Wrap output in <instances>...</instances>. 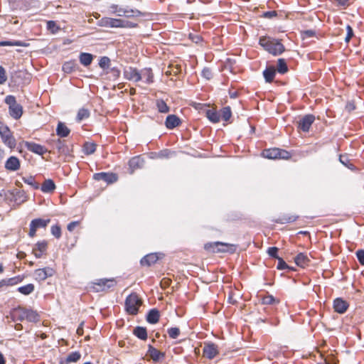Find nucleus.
I'll list each match as a JSON object with an SVG mask.
<instances>
[{
	"instance_id": "obj_1",
	"label": "nucleus",
	"mask_w": 364,
	"mask_h": 364,
	"mask_svg": "<svg viewBox=\"0 0 364 364\" xmlns=\"http://www.w3.org/2000/svg\"><path fill=\"white\" fill-rule=\"evenodd\" d=\"M259 44L273 55H279L285 50L284 46L280 41L267 36L260 37Z\"/></svg>"
},
{
	"instance_id": "obj_2",
	"label": "nucleus",
	"mask_w": 364,
	"mask_h": 364,
	"mask_svg": "<svg viewBox=\"0 0 364 364\" xmlns=\"http://www.w3.org/2000/svg\"><path fill=\"white\" fill-rule=\"evenodd\" d=\"M109 12L111 14H115L119 17L132 18L137 16H143L144 14L137 9H129V7L123 8L117 4H111L109 8Z\"/></svg>"
},
{
	"instance_id": "obj_3",
	"label": "nucleus",
	"mask_w": 364,
	"mask_h": 364,
	"mask_svg": "<svg viewBox=\"0 0 364 364\" xmlns=\"http://www.w3.org/2000/svg\"><path fill=\"white\" fill-rule=\"evenodd\" d=\"M4 102L9 105L10 116L15 119H20L23 114V107L17 103L16 97L14 95H7Z\"/></svg>"
},
{
	"instance_id": "obj_4",
	"label": "nucleus",
	"mask_w": 364,
	"mask_h": 364,
	"mask_svg": "<svg viewBox=\"0 0 364 364\" xmlns=\"http://www.w3.org/2000/svg\"><path fill=\"white\" fill-rule=\"evenodd\" d=\"M142 301L139 298L136 293L133 292L129 294L125 299V309L130 315H136L139 311V308L141 305Z\"/></svg>"
},
{
	"instance_id": "obj_5",
	"label": "nucleus",
	"mask_w": 364,
	"mask_h": 364,
	"mask_svg": "<svg viewBox=\"0 0 364 364\" xmlns=\"http://www.w3.org/2000/svg\"><path fill=\"white\" fill-rule=\"evenodd\" d=\"M205 249L213 252H233L235 250V247L229 243L221 242H209L205 245Z\"/></svg>"
},
{
	"instance_id": "obj_6",
	"label": "nucleus",
	"mask_w": 364,
	"mask_h": 364,
	"mask_svg": "<svg viewBox=\"0 0 364 364\" xmlns=\"http://www.w3.org/2000/svg\"><path fill=\"white\" fill-rule=\"evenodd\" d=\"M262 155L264 158L269 159H288L291 157V154L289 151L279 148L265 149L263 151Z\"/></svg>"
},
{
	"instance_id": "obj_7",
	"label": "nucleus",
	"mask_w": 364,
	"mask_h": 364,
	"mask_svg": "<svg viewBox=\"0 0 364 364\" xmlns=\"http://www.w3.org/2000/svg\"><path fill=\"white\" fill-rule=\"evenodd\" d=\"M0 136L3 142L8 147L13 149L16 146V139L12 135L11 130L6 125L1 123H0Z\"/></svg>"
},
{
	"instance_id": "obj_8",
	"label": "nucleus",
	"mask_w": 364,
	"mask_h": 364,
	"mask_svg": "<svg viewBox=\"0 0 364 364\" xmlns=\"http://www.w3.org/2000/svg\"><path fill=\"white\" fill-rule=\"evenodd\" d=\"M50 222V219L36 218L32 220L30 223L28 232L29 237H33L36 235L38 229L46 228Z\"/></svg>"
},
{
	"instance_id": "obj_9",
	"label": "nucleus",
	"mask_w": 364,
	"mask_h": 364,
	"mask_svg": "<svg viewBox=\"0 0 364 364\" xmlns=\"http://www.w3.org/2000/svg\"><path fill=\"white\" fill-rule=\"evenodd\" d=\"M117 281L114 278L111 279H97L94 282L95 288L97 291H107L111 288H113L117 285Z\"/></svg>"
},
{
	"instance_id": "obj_10",
	"label": "nucleus",
	"mask_w": 364,
	"mask_h": 364,
	"mask_svg": "<svg viewBox=\"0 0 364 364\" xmlns=\"http://www.w3.org/2000/svg\"><path fill=\"white\" fill-rule=\"evenodd\" d=\"M54 274L55 270L53 268L46 267L44 268L36 269L34 272V277L36 280L38 282H43L48 277L53 276Z\"/></svg>"
},
{
	"instance_id": "obj_11",
	"label": "nucleus",
	"mask_w": 364,
	"mask_h": 364,
	"mask_svg": "<svg viewBox=\"0 0 364 364\" xmlns=\"http://www.w3.org/2000/svg\"><path fill=\"white\" fill-rule=\"evenodd\" d=\"M314 121L315 116L314 114H306L299 120L298 129L302 130L304 132H308Z\"/></svg>"
},
{
	"instance_id": "obj_12",
	"label": "nucleus",
	"mask_w": 364,
	"mask_h": 364,
	"mask_svg": "<svg viewBox=\"0 0 364 364\" xmlns=\"http://www.w3.org/2000/svg\"><path fill=\"white\" fill-rule=\"evenodd\" d=\"M93 178L96 181H103L109 184L116 182L117 176L114 173L100 172L95 173Z\"/></svg>"
},
{
	"instance_id": "obj_13",
	"label": "nucleus",
	"mask_w": 364,
	"mask_h": 364,
	"mask_svg": "<svg viewBox=\"0 0 364 364\" xmlns=\"http://www.w3.org/2000/svg\"><path fill=\"white\" fill-rule=\"evenodd\" d=\"M203 353L205 357L210 360L214 358L218 354V346L213 343H205Z\"/></svg>"
},
{
	"instance_id": "obj_14",
	"label": "nucleus",
	"mask_w": 364,
	"mask_h": 364,
	"mask_svg": "<svg viewBox=\"0 0 364 364\" xmlns=\"http://www.w3.org/2000/svg\"><path fill=\"white\" fill-rule=\"evenodd\" d=\"M120 19L121 18L103 17L99 21V25L107 28H120Z\"/></svg>"
},
{
	"instance_id": "obj_15",
	"label": "nucleus",
	"mask_w": 364,
	"mask_h": 364,
	"mask_svg": "<svg viewBox=\"0 0 364 364\" xmlns=\"http://www.w3.org/2000/svg\"><path fill=\"white\" fill-rule=\"evenodd\" d=\"M124 76L127 80L134 81L135 82L141 80L139 70L135 68L128 67L125 68L124 70Z\"/></svg>"
},
{
	"instance_id": "obj_16",
	"label": "nucleus",
	"mask_w": 364,
	"mask_h": 364,
	"mask_svg": "<svg viewBox=\"0 0 364 364\" xmlns=\"http://www.w3.org/2000/svg\"><path fill=\"white\" fill-rule=\"evenodd\" d=\"M25 147L30 151L38 155H43L47 152L45 146L32 141H26Z\"/></svg>"
},
{
	"instance_id": "obj_17",
	"label": "nucleus",
	"mask_w": 364,
	"mask_h": 364,
	"mask_svg": "<svg viewBox=\"0 0 364 364\" xmlns=\"http://www.w3.org/2000/svg\"><path fill=\"white\" fill-rule=\"evenodd\" d=\"M4 167L9 171H18L21 167L19 159L16 156H10L5 162Z\"/></svg>"
},
{
	"instance_id": "obj_18",
	"label": "nucleus",
	"mask_w": 364,
	"mask_h": 364,
	"mask_svg": "<svg viewBox=\"0 0 364 364\" xmlns=\"http://www.w3.org/2000/svg\"><path fill=\"white\" fill-rule=\"evenodd\" d=\"M349 306L348 303L342 298H336L333 301L334 311L340 314H344Z\"/></svg>"
},
{
	"instance_id": "obj_19",
	"label": "nucleus",
	"mask_w": 364,
	"mask_h": 364,
	"mask_svg": "<svg viewBox=\"0 0 364 364\" xmlns=\"http://www.w3.org/2000/svg\"><path fill=\"white\" fill-rule=\"evenodd\" d=\"M48 242L46 240L38 242L33 248V253L36 258H41L43 254L46 251Z\"/></svg>"
},
{
	"instance_id": "obj_20",
	"label": "nucleus",
	"mask_w": 364,
	"mask_h": 364,
	"mask_svg": "<svg viewBox=\"0 0 364 364\" xmlns=\"http://www.w3.org/2000/svg\"><path fill=\"white\" fill-rule=\"evenodd\" d=\"M180 124L181 119L175 114L168 115L165 121V125L168 129H173L179 126Z\"/></svg>"
},
{
	"instance_id": "obj_21",
	"label": "nucleus",
	"mask_w": 364,
	"mask_h": 364,
	"mask_svg": "<svg viewBox=\"0 0 364 364\" xmlns=\"http://www.w3.org/2000/svg\"><path fill=\"white\" fill-rule=\"evenodd\" d=\"M55 147L59 154L65 156L70 155L71 150L69 148V146L66 144L65 140H61L58 139L55 141Z\"/></svg>"
},
{
	"instance_id": "obj_22",
	"label": "nucleus",
	"mask_w": 364,
	"mask_h": 364,
	"mask_svg": "<svg viewBox=\"0 0 364 364\" xmlns=\"http://www.w3.org/2000/svg\"><path fill=\"white\" fill-rule=\"evenodd\" d=\"M148 354L151 357V358L156 362L159 361L165 357V353L159 351L156 348L153 347L151 345H149L148 346Z\"/></svg>"
},
{
	"instance_id": "obj_23",
	"label": "nucleus",
	"mask_w": 364,
	"mask_h": 364,
	"mask_svg": "<svg viewBox=\"0 0 364 364\" xmlns=\"http://www.w3.org/2000/svg\"><path fill=\"white\" fill-rule=\"evenodd\" d=\"M141 80H144L146 84H151L154 82V74L151 68H144L139 70Z\"/></svg>"
},
{
	"instance_id": "obj_24",
	"label": "nucleus",
	"mask_w": 364,
	"mask_h": 364,
	"mask_svg": "<svg viewBox=\"0 0 364 364\" xmlns=\"http://www.w3.org/2000/svg\"><path fill=\"white\" fill-rule=\"evenodd\" d=\"M296 264L300 267L304 268L309 265L310 259L304 253H299L294 258Z\"/></svg>"
},
{
	"instance_id": "obj_25",
	"label": "nucleus",
	"mask_w": 364,
	"mask_h": 364,
	"mask_svg": "<svg viewBox=\"0 0 364 364\" xmlns=\"http://www.w3.org/2000/svg\"><path fill=\"white\" fill-rule=\"evenodd\" d=\"M159 257L155 253H151L146 255L144 257H142L140 260V263L142 266H151L156 262Z\"/></svg>"
},
{
	"instance_id": "obj_26",
	"label": "nucleus",
	"mask_w": 364,
	"mask_h": 364,
	"mask_svg": "<svg viewBox=\"0 0 364 364\" xmlns=\"http://www.w3.org/2000/svg\"><path fill=\"white\" fill-rule=\"evenodd\" d=\"M160 318L159 311L156 309H151L146 315V321L151 324L156 323Z\"/></svg>"
},
{
	"instance_id": "obj_27",
	"label": "nucleus",
	"mask_w": 364,
	"mask_h": 364,
	"mask_svg": "<svg viewBox=\"0 0 364 364\" xmlns=\"http://www.w3.org/2000/svg\"><path fill=\"white\" fill-rule=\"evenodd\" d=\"M70 133V129L63 123L59 122L56 127V134L60 137H67Z\"/></svg>"
},
{
	"instance_id": "obj_28",
	"label": "nucleus",
	"mask_w": 364,
	"mask_h": 364,
	"mask_svg": "<svg viewBox=\"0 0 364 364\" xmlns=\"http://www.w3.org/2000/svg\"><path fill=\"white\" fill-rule=\"evenodd\" d=\"M81 358V354L79 351H74L69 353L64 361H60V364H68L70 363H76Z\"/></svg>"
},
{
	"instance_id": "obj_29",
	"label": "nucleus",
	"mask_w": 364,
	"mask_h": 364,
	"mask_svg": "<svg viewBox=\"0 0 364 364\" xmlns=\"http://www.w3.org/2000/svg\"><path fill=\"white\" fill-rule=\"evenodd\" d=\"M79 60L82 65L89 66L93 60V55L88 53H81L79 55Z\"/></svg>"
},
{
	"instance_id": "obj_30",
	"label": "nucleus",
	"mask_w": 364,
	"mask_h": 364,
	"mask_svg": "<svg viewBox=\"0 0 364 364\" xmlns=\"http://www.w3.org/2000/svg\"><path fill=\"white\" fill-rule=\"evenodd\" d=\"M144 163V160L140 156H134L132 157L129 161V166L132 172H133L135 169L140 168Z\"/></svg>"
},
{
	"instance_id": "obj_31",
	"label": "nucleus",
	"mask_w": 364,
	"mask_h": 364,
	"mask_svg": "<svg viewBox=\"0 0 364 364\" xmlns=\"http://www.w3.org/2000/svg\"><path fill=\"white\" fill-rule=\"evenodd\" d=\"M133 334L138 338L145 341L147 339V331L145 327L136 326L134 328Z\"/></svg>"
},
{
	"instance_id": "obj_32",
	"label": "nucleus",
	"mask_w": 364,
	"mask_h": 364,
	"mask_svg": "<svg viewBox=\"0 0 364 364\" xmlns=\"http://www.w3.org/2000/svg\"><path fill=\"white\" fill-rule=\"evenodd\" d=\"M41 189L43 193H51L55 189V183L51 179H47L42 183Z\"/></svg>"
},
{
	"instance_id": "obj_33",
	"label": "nucleus",
	"mask_w": 364,
	"mask_h": 364,
	"mask_svg": "<svg viewBox=\"0 0 364 364\" xmlns=\"http://www.w3.org/2000/svg\"><path fill=\"white\" fill-rule=\"evenodd\" d=\"M275 74L276 70L274 67H268L263 72L264 77L267 82L273 81Z\"/></svg>"
},
{
	"instance_id": "obj_34",
	"label": "nucleus",
	"mask_w": 364,
	"mask_h": 364,
	"mask_svg": "<svg viewBox=\"0 0 364 364\" xmlns=\"http://www.w3.org/2000/svg\"><path fill=\"white\" fill-rule=\"evenodd\" d=\"M206 116L208 119L213 123H217L220 120V113L212 109H208L206 112Z\"/></svg>"
},
{
	"instance_id": "obj_35",
	"label": "nucleus",
	"mask_w": 364,
	"mask_h": 364,
	"mask_svg": "<svg viewBox=\"0 0 364 364\" xmlns=\"http://www.w3.org/2000/svg\"><path fill=\"white\" fill-rule=\"evenodd\" d=\"M23 314L26 319L30 322H36L38 321V314L33 310H26Z\"/></svg>"
},
{
	"instance_id": "obj_36",
	"label": "nucleus",
	"mask_w": 364,
	"mask_h": 364,
	"mask_svg": "<svg viewBox=\"0 0 364 364\" xmlns=\"http://www.w3.org/2000/svg\"><path fill=\"white\" fill-rule=\"evenodd\" d=\"M156 105L158 111L161 113H168L170 111L169 107L163 100H157Z\"/></svg>"
},
{
	"instance_id": "obj_37",
	"label": "nucleus",
	"mask_w": 364,
	"mask_h": 364,
	"mask_svg": "<svg viewBox=\"0 0 364 364\" xmlns=\"http://www.w3.org/2000/svg\"><path fill=\"white\" fill-rule=\"evenodd\" d=\"M96 151V144L92 142H85L83 145V152L86 155H90Z\"/></svg>"
},
{
	"instance_id": "obj_38",
	"label": "nucleus",
	"mask_w": 364,
	"mask_h": 364,
	"mask_svg": "<svg viewBox=\"0 0 364 364\" xmlns=\"http://www.w3.org/2000/svg\"><path fill=\"white\" fill-rule=\"evenodd\" d=\"M277 70L280 74H284L288 71V67L284 58L278 59Z\"/></svg>"
},
{
	"instance_id": "obj_39",
	"label": "nucleus",
	"mask_w": 364,
	"mask_h": 364,
	"mask_svg": "<svg viewBox=\"0 0 364 364\" xmlns=\"http://www.w3.org/2000/svg\"><path fill=\"white\" fill-rule=\"evenodd\" d=\"M220 119L227 122L232 116V112L230 107H223L220 112Z\"/></svg>"
},
{
	"instance_id": "obj_40",
	"label": "nucleus",
	"mask_w": 364,
	"mask_h": 364,
	"mask_svg": "<svg viewBox=\"0 0 364 364\" xmlns=\"http://www.w3.org/2000/svg\"><path fill=\"white\" fill-rule=\"evenodd\" d=\"M0 46H26V43L21 41H4L0 42Z\"/></svg>"
},
{
	"instance_id": "obj_41",
	"label": "nucleus",
	"mask_w": 364,
	"mask_h": 364,
	"mask_svg": "<svg viewBox=\"0 0 364 364\" xmlns=\"http://www.w3.org/2000/svg\"><path fill=\"white\" fill-rule=\"evenodd\" d=\"M18 291L22 294L28 295L34 291V285L33 284H28L18 287Z\"/></svg>"
},
{
	"instance_id": "obj_42",
	"label": "nucleus",
	"mask_w": 364,
	"mask_h": 364,
	"mask_svg": "<svg viewBox=\"0 0 364 364\" xmlns=\"http://www.w3.org/2000/svg\"><path fill=\"white\" fill-rule=\"evenodd\" d=\"M340 162L346 166L348 168L355 171L356 169L355 166L350 162L347 156L340 155L339 156Z\"/></svg>"
},
{
	"instance_id": "obj_43",
	"label": "nucleus",
	"mask_w": 364,
	"mask_h": 364,
	"mask_svg": "<svg viewBox=\"0 0 364 364\" xmlns=\"http://www.w3.org/2000/svg\"><path fill=\"white\" fill-rule=\"evenodd\" d=\"M89 116H90L89 111L87 109L82 108V109H79L77 114L76 119L78 122H81L82 120L88 118Z\"/></svg>"
},
{
	"instance_id": "obj_44",
	"label": "nucleus",
	"mask_w": 364,
	"mask_h": 364,
	"mask_svg": "<svg viewBox=\"0 0 364 364\" xmlns=\"http://www.w3.org/2000/svg\"><path fill=\"white\" fill-rule=\"evenodd\" d=\"M138 26V23H134L125 19H120V28H136Z\"/></svg>"
},
{
	"instance_id": "obj_45",
	"label": "nucleus",
	"mask_w": 364,
	"mask_h": 364,
	"mask_svg": "<svg viewBox=\"0 0 364 364\" xmlns=\"http://www.w3.org/2000/svg\"><path fill=\"white\" fill-rule=\"evenodd\" d=\"M110 65V59L107 56L101 57L99 60V66L103 70L108 69Z\"/></svg>"
},
{
	"instance_id": "obj_46",
	"label": "nucleus",
	"mask_w": 364,
	"mask_h": 364,
	"mask_svg": "<svg viewBox=\"0 0 364 364\" xmlns=\"http://www.w3.org/2000/svg\"><path fill=\"white\" fill-rule=\"evenodd\" d=\"M262 302L263 304L271 305L274 303H279V301H277L272 295L269 294L262 298Z\"/></svg>"
},
{
	"instance_id": "obj_47",
	"label": "nucleus",
	"mask_w": 364,
	"mask_h": 364,
	"mask_svg": "<svg viewBox=\"0 0 364 364\" xmlns=\"http://www.w3.org/2000/svg\"><path fill=\"white\" fill-rule=\"evenodd\" d=\"M51 234L57 239L61 237V228L59 225H53L50 228Z\"/></svg>"
},
{
	"instance_id": "obj_48",
	"label": "nucleus",
	"mask_w": 364,
	"mask_h": 364,
	"mask_svg": "<svg viewBox=\"0 0 364 364\" xmlns=\"http://www.w3.org/2000/svg\"><path fill=\"white\" fill-rule=\"evenodd\" d=\"M167 333L171 338H176L180 335V329L177 327H172L167 330Z\"/></svg>"
},
{
	"instance_id": "obj_49",
	"label": "nucleus",
	"mask_w": 364,
	"mask_h": 364,
	"mask_svg": "<svg viewBox=\"0 0 364 364\" xmlns=\"http://www.w3.org/2000/svg\"><path fill=\"white\" fill-rule=\"evenodd\" d=\"M278 264H277V268L278 269H280V270H283V269H292L291 268H290L288 264L285 262V261L281 258V257H279L278 259Z\"/></svg>"
},
{
	"instance_id": "obj_50",
	"label": "nucleus",
	"mask_w": 364,
	"mask_h": 364,
	"mask_svg": "<svg viewBox=\"0 0 364 364\" xmlns=\"http://www.w3.org/2000/svg\"><path fill=\"white\" fill-rule=\"evenodd\" d=\"M47 28L53 33H55L59 30V28L56 26L55 22L53 21H49L47 22Z\"/></svg>"
},
{
	"instance_id": "obj_51",
	"label": "nucleus",
	"mask_w": 364,
	"mask_h": 364,
	"mask_svg": "<svg viewBox=\"0 0 364 364\" xmlns=\"http://www.w3.org/2000/svg\"><path fill=\"white\" fill-rule=\"evenodd\" d=\"M20 282H21V279L20 278V277H14L6 279V286H13V285L18 284Z\"/></svg>"
},
{
	"instance_id": "obj_52",
	"label": "nucleus",
	"mask_w": 364,
	"mask_h": 364,
	"mask_svg": "<svg viewBox=\"0 0 364 364\" xmlns=\"http://www.w3.org/2000/svg\"><path fill=\"white\" fill-rule=\"evenodd\" d=\"M279 249L276 247H269L267 250L268 255L273 258L278 259L279 257L277 255Z\"/></svg>"
},
{
	"instance_id": "obj_53",
	"label": "nucleus",
	"mask_w": 364,
	"mask_h": 364,
	"mask_svg": "<svg viewBox=\"0 0 364 364\" xmlns=\"http://www.w3.org/2000/svg\"><path fill=\"white\" fill-rule=\"evenodd\" d=\"M189 39L191 40L192 42L198 44L203 41V38L201 36L198 34L190 33Z\"/></svg>"
},
{
	"instance_id": "obj_54",
	"label": "nucleus",
	"mask_w": 364,
	"mask_h": 364,
	"mask_svg": "<svg viewBox=\"0 0 364 364\" xmlns=\"http://www.w3.org/2000/svg\"><path fill=\"white\" fill-rule=\"evenodd\" d=\"M23 181L24 183L31 185V186L34 187L35 188H38V186L36 184L35 179L33 176H28L27 178H23Z\"/></svg>"
},
{
	"instance_id": "obj_55",
	"label": "nucleus",
	"mask_w": 364,
	"mask_h": 364,
	"mask_svg": "<svg viewBox=\"0 0 364 364\" xmlns=\"http://www.w3.org/2000/svg\"><path fill=\"white\" fill-rule=\"evenodd\" d=\"M346 31H347V34L345 38V41L346 43H348L350 41V40L351 39V38L353 36L354 33H353V30L350 25H348L346 26Z\"/></svg>"
},
{
	"instance_id": "obj_56",
	"label": "nucleus",
	"mask_w": 364,
	"mask_h": 364,
	"mask_svg": "<svg viewBox=\"0 0 364 364\" xmlns=\"http://www.w3.org/2000/svg\"><path fill=\"white\" fill-rule=\"evenodd\" d=\"M63 70L65 73H71L74 70V64L72 62H66L63 65Z\"/></svg>"
},
{
	"instance_id": "obj_57",
	"label": "nucleus",
	"mask_w": 364,
	"mask_h": 364,
	"mask_svg": "<svg viewBox=\"0 0 364 364\" xmlns=\"http://www.w3.org/2000/svg\"><path fill=\"white\" fill-rule=\"evenodd\" d=\"M202 76L207 80H210L213 77L212 71L208 68H205L202 70Z\"/></svg>"
},
{
	"instance_id": "obj_58",
	"label": "nucleus",
	"mask_w": 364,
	"mask_h": 364,
	"mask_svg": "<svg viewBox=\"0 0 364 364\" xmlns=\"http://www.w3.org/2000/svg\"><path fill=\"white\" fill-rule=\"evenodd\" d=\"M355 254L360 264L364 265V250H358Z\"/></svg>"
},
{
	"instance_id": "obj_59",
	"label": "nucleus",
	"mask_w": 364,
	"mask_h": 364,
	"mask_svg": "<svg viewBox=\"0 0 364 364\" xmlns=\"http://www.w3.org/2000/svg\"><path fill=\"white\" fill-rule=\"evenodd\" d=\"M6 80V71L2 66H0V84H4Z\"/></svg>"
},
{
	"instance_id": "obj_60",
	"label": "nucleus",
	"mask_w": 364,
	"mask_h": 364,
	"mask_svg": "<svg viewBox=\"0 0 364 364\" xmlns=\"http://www.w3.org/2000/svg\"><path fill=\"white\" fill-rule=\"evenodd\" d=\"M277 16V13L275 11H266L263 14V16L267 18H272Z\"/></svg>"
},
{
	"instance_id": "obj_61",
	"label": "nucleus",
	"mask_w": 364,
	"mask_h": 364,
	"mask_svg": "<svg viewBox=\"0 0 364 364\" xmlns=\"http://www.w3.org/2000/svg\"><path fill=\"white\" fill-rule=\"evenodd\" d=\"M171 152L168 149L162 150L159 152V156L161 158H168Z\"/></svg>"
},
{
	"instance_id": "obj_62",
	"label": "nucleus",
	"mask_w": 364,
	"mask_h": 364,
	"mask_svg": "<svg viewBox=\"0 0 364 364\" xmlns=\"http://www.w3.org/2000/svg\"><path fill=\"white\" fill-rule=\"evenodd\" d=\"M78 221H73L70 223L67 226L68 230L70 232L73 231V230L78 225Z\"/></svg>"
},
{
	"instance_id": "obj_63",
	"label": "nucleus",
	"mask_w": 364,
	"mask_h": 364,
	"mask_svg": "<svg viewBox=\"0 0 364 364\" xmlns=\"http://www.w3.org/2000/svg\"><path fill=\"white\" fill-rule=\"evenodd\" d=\"M110 73L112 74L113 77H118L120 75V70L117 68H112L110 69Z\"/></svg>"
},
{
	"instance_id": "obj_64",
	"label": "nucleus",
	"mask_w": 364,
	"mask_h": 364,
	"mask_svg": "<svg viewBox=\"0 0 364 364\" xmlns=\"http://www.w3.org/2000/svg\"><path fill=\"white\" fill-rule=\"evenodd\" d=\"M304 33L308 37H313L315 35V31L313 30H307L304 31Z\"/></svg>"
}]
</instances>
